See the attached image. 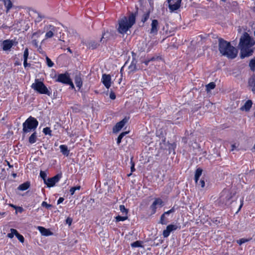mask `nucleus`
<instances>
[{"label":"nucleus","mask_w":255,"mask_h":255,"mask_svg":"<svg viewBox=\"0 0 255 255\" xmlns=\"http://www.w3.org/2000/svg\"><path fill=\"white\" fill-rule=\"evenodd\" d=\"M23 66L25 68L27 66H30V64L27 63V60H23Z\"/></svg>","instance_id":"obj_57"},{"label":"nucleus","mask_w":255,"mask_h":255,"mask_svg":"<svg viewBox=\"0 0 255 255\" xmlns=\"http://www.w3.org/2000/svg\"><path fill=\"white\" fill-rule=\"evenodd\" d=\"M252 240V238L245 239L242 238L237 241V243L239 245H241L245 243L248 242Z\"/></svg>","instance_id":"obj_36"},{"label":"nucleus","mask_w":255,"mask_h":255,"mask_svg":"<svg viewBox=\"0 0 255 255\" xmlns=\"http://www.w3.org/2000/svg\"><path fill=\"white\" fill-rule=\"evenodd\" d=\"M30 186V182L28 181L25 182L20 185L18 187V189L20 191H25L28 189Z\"/></svg>","instance_id":"obj_27"},{"label":"nucleus","mask_w":255,"mask_h":255,"mask_svg":"<svg viewBox=\"0 0 255 255\" xmlns=\"http://www.w3.org/2000/svg\"><path fill=\"white\" fill-rule=\"evenodd\" d=\"M131 246L133 248H137L142 247L141 242L139 241H135L131 244Z\"/></svg>","instance_id":"obj_46"},{"label":"nucleus","mask_w":255,"mask_h":255,"mask_svg":"<svg viewBox=\"0 0 255 255\" xmlns=\"http://www.w3.org/2000/svg\"><path fill=\"white\" fill-rule=\"evenodd\" d=\"M219 50L220 53L229 59H234L238 54L237 49L230 42L222 38L219 39Z\"/></svg>","instance_id":"obj_3"},{"label":"nucleus","mask_w":255,"mask_h":255,"mask_svg":"<svg viewBox=\"0 0 255 255\" xmlns=\"http://www.w3.org/2000/svg\"><path fill=\"white\" fill-rule=\"evenodd\" d=\"M61 152L66 156H68L69 155L70 150L68 149L66 145L62 144L59 146Z\"/></svg>","instance_id":"obj_24"},{"label":"nucleus","mask_w":255,"mask_h":255,"mask_svg":"<svg viewBox=\"0 0 255 255\" xmlns=\"http://www.w3.org/2000/svg\"><path fill=\"white\" fill-rule=\"evenodd\" d=\"M132 158H133L132 157V158L130 159V164H131V166H130V171H131V172H130L129 174H128V177H129V176H130L132 174V173L134 171H135V168H134L135 164H134V162L133 161V160H132Z\"/></svg>","instance_id":"obj_37"},{"label":"nucleus","mask_w":255,"mask_h":255,"mask_svg":"<svg viewBox=\"0 0 255 255\" xmlns=\"http://www.w3.org/2000/svg\"><path fill=\"white\" fill-rule=\"evenodd\" d=\"M128 133V132L127 131H125V132H123L122 133H121L120 134V135H119V136L121 137V138H123V137L126 135Z\"/></svg>","instance_id":"obj_60"},{"label":"nucleus","mask_w":255,"mask_h":255,"mask_svg":"<svg viewBox=\"0 0 255 255\" xmlns=\"http://www.w3.org/2000/svg\"><path fill=\"white\" fill-rule=\"evenodd\" d=\"M12 207H13L14 209H15V212L16 213H17V212H19L20 213H21L23 212L24 211V209L22 207H20V206H16L15 205H10Z\"/></svg>","instance_id":"obj_38"},{"label":"nucleus","mask_w":255,"mask_h":255,"mask_svg":"<svg viewBox=\"0 0 255 255\" xmlns=\"http://www.w3.org/2000/svg\"><path fill=\"white\" fill-rule=\"evenodd\" d=\"M175 210L176 209L175 208V207L173 206L170 210L163 213L160 216L159 223L162 225H166L168 223V219L165 217V215H169L171 213H174L175 212Z\"/></svg>","instance_id":"obj_13"},{"label":"nucleus","mask_w":255,"mask_h":255,"mask_svg":"<svg viewBox=\"0 0 255 255\" xmlns=\"http://www.w3.org/2000/svg\"><path fill=\"white\" fill-rule=\"evenodd\" d=\"M216 87V84L214 82H210L206 86V91L207 92L210 91L211 90L214 89Z\"/></svg>","instance_id":"obj_32"},{"label":"nucleus","mask_w":255,"mask_h":255,"mask_svg":"<svg viewBox=\"0 0 255 255\" xmlns=\"http://www.w3.org/2000/svg\"><path fill=\"white\" fill-rule=\"evenodd\" d=\"M70 80V74L66 72L63 74H58L56 81L62 84H67Z\"/></svg>","instance_id":"obj_11"},{"label":"nucleus","mask_w":255,"mask_h":255,"mask_svg":"<svg viewBox=\"0 0 255 255\" xmlns=\"http://www.w3.org/2000/svg\"><path fill=\"white\" fill-rule=\"evenodd\" d=\"M248 86L252 88V91L255 92V75L252 76L248 80Z\"/></svg>","instance_id":"obj_23"},{"label":"nucleus","mask_w":255,"mask_h":255,"mask_svg":"<svg viewBox=\"0 0 255 255\" xmlns=\"http://www.w3.org/2000/svg\"><path fill=\"white\" fill-rule=\"evenodd\" d=\"M168 7L171 11H174L179 8L181 0H167Z\"/></svg>","instance_id":"obj_10"},{"label":"nucleus","mask_w":255,"mask_h":255,"mask_svg":"<svg viewBox=\"0 0 255 255\" xmlns=\"http://www.w3.org/2000/svg\"><path fill=\"white\" fill-rule=\"evenodd\" d=\"M43 132L45 134V135H49L50 136H51L52 135V134H51V132H52V130H51L50 128L49 127H46V128H44L43 129Z\"/></svg>","instance_id":"obj_39"},{"label":"nucleus","mask_w":255,"mask_h":255,"mask_svg":"<svg viewBox=\"0 0 255 255\" xmlns=\"http://www.w3.org/2000/svg\"><path fill=\"white\" fill-rule=\"evenodd\" d=\"M115 218L116 222H119L120 221H126V220L128 219V217L127 215H126L125 216H121L120 215H118L116 216Z\"/></svg>","instance_id":"obj_33"},{"label":"nucleus","mask_w":255,"mask_h":255,"mask_svg":"<svg viewBox=\"0 0 255 255\" xmlns=\"http://www.w3.org/2000/svg\"><path fill=\"white\" fill-rule=\"evenodd\" d=\"M202 171H203V170L201 168H197L195 171V175L200 177L201 176V175H202Z\"/></svg>","instance_id":"obj_50"},{"label":"nucleus","mask_w":255,"mask_h":255,"mask_svg":"<svg viewBox=\"0 0 255 255\" xmlns=\"http://www.w3.org/2000/svg\"><path fill=\"white\" fill-rule=\"evenodd\" d=\"M33 12L36 14V16L35 17L34 22L35 23H38L41 21L42 19L45 18V15L36 10H33Z\"/></svg>","instance_id":"obj_21"},{"label":"nucleus","mask_w":255,"mask_h":255,"mask_svg":"<svg viewBox=\"0 0 255 255\" xmlns=\"http://www.w3.org/2000/svg\"><path fill=\"white\" fill-rule=\"evenodd\" d=\"M102 82L106 88H110L111 86V77L110 75L106 74H103Z\"/></svg>","instance_id":"obj_16"},{"label":"nucleus","mask_w":255,"mask_h":255,"mask_svg":"<svg viewBox=\"0 0 255 255\" xmlns=\"http://www.w3.org/2000/svg\"><path fill=\"white\" fill-rule=\"evenodd\" d=\"M199 177L198 176H194V180H195V182L196 183V184H198V182L199 181Z\"/></svg>","instance_id":"obj_62"},{"label":"nucleus","mask_w":255,"mask_h":255,"mask_svg":"<svg viewBox=\"0 0 255 255\" xmlns=\"http://www.w3.org/2000/svg\"><path fill=\"white\" fill-rule=\"evenodd\" d=\"M29 55L28 49L26 48L23 53V60H27Z\"/></svg>","instance_id":"obj_48"},{"label":"nucleus","mask_w":255,"mask_h":255,"mask_svg":"<svg viewBox=\"0 0 255 255\" xmlns=\"http://www.w3.org/2000/svg\"><path fill=\"white\" fill-rule=\"evenodd\" d=\"M72 222V219H71L70 218H68L66 219V223L68 224L69 226L71 225Z\"/></svg>","instance_id":"obj_58"},{"label":"nucleus","mask_w":255,"mask_h":255,"mask_svg":"<svg viewBox=\"0 0 255 255\" xmlns=\"http://www.w3.org/2000/svg\"><path fill=\"white\" fill-rule=\"evenodd\" d=\"M131 54L132 56V59L130 63V64L129 65L128 67V73H132L134 72L136 70V61L135 60V53L134 52H131Z\"/></svg>","instance_id":"obj_15"},{"label":"nucleus","mask_w":255,"mask_h":255,"mask_svg":"<svg viewBox=\"0 0 255 255\" xmlns=\"http://www.w3.org/2000/svg\"><path fill=\"white\" fill-rule=\"evenodd\" d=\"M110 98L112 99V100H115L116 98V94L115 93L113 92V91H111L110 93Z\"/></svg>","instance_id":"obj_54"},{"label":"nucleus","mask_w":255,"mask_h":255,"mask_svg":"<svg viewBox=\"0 0 255 255\" xmlns=\"http://www.w3.org/2000/svg\"><path fill=\"white\" fill-rule=\"evenodd\" d=\"M255 44L254 38L248 32H244L240 38L239 44L241 58L249 57L253 54L254 50L252 47Z\"/></svg>","instance_id":"obj_1"},{"label":"nucleus","mask_w":255,"mask_h":255,"mask_svg":"<svg viewBox=\"0 0 255 255\" xmlns=\"http://www.w3.org/2000/svg\"><path fill=\"white\" fill-rule=\"evenodd\" d=\"M122 139V138H121V137L118 136L117 139V142L118 144H119L121 142Z\"/></svg>","instance_id":"obj_63"},{"label":"nucleus","mask_w":255,"mask_h":255,"mask_svg":"<svg viewBox=\"0 0 255 255\" xmlns=\"http://www.w3.org/2000/svg\"><path fill=\"white\" fill-rule=\"evenodd\" d=\"M39 232L44 236H48L52 235V233L48 229L41 226L38 227Z\"/></svg>","instance_id":"obj_25"},{"label":"nucleus","mask_w":255,"mask_h":255,"mask_svg":"<svg viewBox=\"0 0 255 255\" xmlns=\"http://www.w3.org/2000/svg\"><path fill=\"white\" fill-rule=\"evenodd\" d=\"M177 229H180V226L177 225L170 224L166 227V229L163 231L162 235L164 238H167L172 231H175Z\"/></svg>","instance_id":"obj_12"},{"label":"nucleus","mask_w":255,"mask_h":255,"mask_svg":"<svg viewBox=\"0 0 255 255\" xmlns=\"http://www.w3.org/2000/svg\"><path fill=\"white\" fill-rule=\"evenodd\" d=\"M150 209L151 210V214L153 215L156 212L157 206H156L153 202L150 206Z\"/></svg>","instance_id":"obj_42"},{"label":"nucleus","mask_w":255,"mask_h":255,"mask_svg":"<svg viewBox=\"0 0 255 255\" xmlns=\"http://www.w3.org/2000/svg\"><path fill=\"white\" fill-rule=\"evenodd\" d=\"M41 206L46 207L47 209H49L52 207V205L47 204V202L45 201L42 202Z\"/></svg>","instance_id":"obj_51"},{"label":"nucleus","mask_w":255,"mask_h":255,"mask_svg":"<svg viewBox=\"0 0 255 255\" xmlns=\"http://www.w3.org/2000/svg\"><path fill=\"white\" fill-rule=\"evenodd\" d=\"M15 231H17L16 229H10V233L7 234V237L10 239H12L13 238L14 235H16V233H15Z\"/></svg>","instance_id":"obj_43"},{"label":"nucleus","mask_w":255,"mask_h":255,"mask_svg":"<svg viewBox=\"0 0 255 255\" xmlns=\"http://www.w3.org/2000/svg\"><path fill=\"white\" fill-rule=\"evenodd\" d=\"M44 31L40 29L37 30L36 31L33 32L31 35L32 44L35 47H37L38 46V39L43 34Z\"/></svg>","instance_id":"obj_8"},{"label":"nucleus","mask_w":255,"mask_h":255,"mask_svg":"<svg viewBox=\"0 0 255 255\" xmlns=\"http://www.w3.org/2000/svg\"><path fill=\"white\" fill-rule=\"evenodd\" d=\"M74 81L77 87L78 88V91H80L83 86V79L80 73L75 76Z\"/></svg>","instance_id":"obj_18"},{"label":"nucleus","mask_w":255,"mask_h":255,"mask_svg":"<svg viewBox=\"0 0 255 255\" xmlns=\"http://www.w3.org/2000/svg\"><path fill=\"white\" fill-rule=\"evenodd\" d=\"M14 66H18L21 65V62L19 60H16L14 63Z\"/></svg>","instance_id":"obj_61"},{"label":"nucleus","mask_w":255,"mask_h":255,"mask_svg":"<svg viewBox=\"0 0 255 255\" xmlns=\"http://www.w3.org/2000/svg\"><path fill=\"white\" fill-rule=\"evenodd\" d=\"M40 176L43 180L44 183H46V181L47 180V179L46 178H47L46 173L44 171H40Z\"/></svg>","instance_id":"obj_44"},{"label":"nucleus","mask_w":255,"mask_h":255,"mask_svg":"<svg viewBox=\"0 0 255 255\" xmlns=\"http://www.w3.org/2000/svg\"><path fill=\"white\" fill-rule=\"evenodd\" d=\"M31 87L32 89L40 94H45L48 96L52 95V91L49 90L44 83L39 79H36Z\"/></svg>","instance_id":"obj_5"},{"label":"nucleus","mask_w":255,"mask_h":255,"mask_svg":"<svg viewBox=\"0 0 255 255\" xmlns=\"http://www.w3.org/2000/svg\"><path fill=\"white\" fill-rule=\"evenodd\" d=\"M120 210L122 213L123 214H125L126 215H127L128 213V209L125 208V206L123 205H121L120 206Z\"/></svg>","instance_id":"obj_45"},{"label":"nucleus","mask_w":255,"mask_h":255,"mask_svg":"<svg viewBox=\"0 0 255 255\" xmlns=\"http://www.w3.org/2000/svg\"><path fill=\"white\" fill-rule=\"evenodd\" d=\"M2 1L5 7V12L8 13L10 9L13 6V3L10 0H0Z\"/></svg>","instance_id":"obj_20"},{"label":"nucleus","mask_w":255,"mask_h":255,"mask_svg":"<svg viewBox=\"0 0 255 255\" xmlns=\"http://www.w3.org/2000/svg\"><path fill=\"white\" fill-rule=\"evenodd\" d=\"M137 12L130 13L128 16H124L118 20L117 27L118 32L122 34L127 33L128 31L135 23Z\"/></svg>","instance_id":"obj_2"},{"label":"nucleus","mask_w":255,"mask_h":255,"mask_svg":"<svg viewBox=\"0 0 255 255\" xmlns=\"http://www.w3.org/2000/svg\"><path fill=\"white\" fill-rule=\"evenodd\" d=\"M149 59L151 61H154L156 60L159 61L161 60L162 59V57L161 56H153L151 58H149Z\"/></svg>","instance_id":"obj_49"},{"label":"nucleus","mask_w":255,"mask_h":255,"mask_svg":"<svg viewBox=\"0 0 255 255\" xmlns=\"http://www.w3.org/2000/svg\"><path fill=\"white\" fill-rule=\"evenodd\" d=\"M153 202L156 206L158 205L160 207H162L164 205V203L163 201L160 198H155Z\"/></svg>","instance_id":"obj_31"},{"label":"nucleus","mask_w":255,"mask_h":255,"mask_svg":"<svg viewBox=\"0 0 255 255\" xmlns=\"http://www.w3.org/2000/svg\"><path fill=\"white\" fill-rule=\"evenodd\" d=\"M83 44L85 45L87 48L92 50L96 49L100 46L99 42L95 40H91L87 42H83Z\"/></svg>","instance_id":"obj_17"},{"label":"nucleus","mask_w":255,"mask_h":255,"mask_svg":"<svg viewBox=\"0 0 255 255\" xmlns=\"http://www.w3.org/2000/svg\"><path fill=\"white\" fill-rule=\"evenodd\" d=\"M211 221L213 224L218 225L222 223V218L219 217L213 218L211 219Z\"/></svg>","instance_id":"obj_30"},{"label":"nucleus","mask_w":255,"mask_h":255,"mask_svg":"<svg viewBox=\"0 0 255 255\" xmlns=\"http://www.w3.org/2000/svg\"><path fill=\"white\" fill-rule=\"evenodd\" d=\"M6 162L7 165L8 166V167H9V168H12V167H13V165H11V164H10V163H9L8 161H6Z\"/></svg>","instance_id":"obj_64"},{"label":"nucleus","mask_w":255,"mask_h":255,"mask_svg":"<svg viewBox=\"0 0 255 255\" xmlns=\"http://www.w3.org/2000/svg\"><path fill=\"white\" fill-rule=\"evenodd\" d=\"M17 43V42L15 43L13 39H6L2 41L0 44V47L4 51H10L12 46Z\"/></svg>","instance_id":"obj_6"},{"label":"nucleus","mask_w":255,"mask_h":255,"mask_svg":"<svg viewBox=\"0 0 255 255\" xmlns=\"http://www.w3.org/2000/svg\"><path fill=\"white\" fill-rule=\"evenodd\" d=\"M38 125V121L31 116L27 118L22 124V134L25 135L31 131H35Z\"/></svg>","instance_id":"obj_4"},{"label":"nucleus","mask_w":255,"mask_h":255,"mask_svg":"<svg viewBox=\"0 0 255 255\" xmlns=\"http://www.w3.org/2000/svg\"><path fill=\"white\" fill-rule=\"evenodd\" d=\"M64 200V198L60 197L57 200V204H60L62 203Z\"/></svg>","instance_id":"obj_59"},{"label":"nucleus","mask_w":255,"mask_h":255,"mask_svg":"<svg viewBox=\"0 0 255 255\" xmlns=\"http://www.w3.org/2000/svg\"><path fill=\"white\" fill-rule=\"evenodd\" d=\"M15 233H16L15 237L17 238L19 241L21 243H23L24 242V238L23 236L20 234L17 231H15Z\"/></svg>","instance_id":"obj_35"},{"label":"nucleus","mask_w":255,"mask_h":255,"mask_svg":"<svg viewBox=\"0 0 255 255\" xmlns=\"http://www.w3.org/2000/svg\"><path fill=\"white\" fill-rule=\"evenodd\" d=\"M37 140V133L35 131L29 137L28 141L30 144H33Z\"/></svg>","instance_id":"obj_28"},{"label":"nucleus","mask_w":255,"mask_h":255,"mask_svg":"<svg viewBox=\"0 0 255 255\" xmlns=\"http://www.w3.org/2000/svg\"><path fill=\"white\" fill-rule=\"evenodd\" d=\"M159 22L157 19H153L151 23V28L149 33L151 34L156 35L159 30Z\"/></svg>","instance_id":"obj_14"},{"label":"nucleus","mask_w":255,"mask_h":255,"mask_svg":"<svg viewBox=\"0 0 255 255\" xmlns=\"http://www.w3.org/2000/svg\"><path fill=\"white\" fill-rule=\"evenodd\" d=\"M62 177V173H58L54 176L48 178L45 184L49 188L53 187L55 184L59 181Z\"/></svg>","instance_id":"obj_7"},{"label":"nucleus","mask_w":255,"mask_h":255,"mask_svg":"<svg viewBox=\"0 0 255 255\" xmlns=\"http://www.w3.org/2000/svg\"><path fill=\"white\" fill-rule=\"evenodd\" d=\"M150 62H151V61L150 60V59L149 58H147L146 60H145L143 62V63H144L146 66H147L149 64V63Z\"/></svg>","instance_id":"obj_56"},{"label":"nucleus","mask_w":255,"mask_h":255,"mask_svg":"<svg viewBox=\"0 0 255 255\" xmlns=\"http://www.w3.org/2000/svg\"><path fill=\"white\" fill-rule=\"evenodd\" d=\"M128 122V119L126 118L123 119L120 122L117 123L114 128V130L116 131H120Z\"/></svg>","instance_id":"obj_19"},{"label":"nucleus","mask_w":255,"mask_h":255,"mask_svg":"<svg viewBox=\"0 0 255 255\" xmlns=\"http://www.w3.org/2000/svg\"><path fill=\"white\" fill-rule=\"evenodd\" d=\"M150 11L148 10L147 11L143 13L141 18V21L142 22L144 23L148 19L150 16Z\"/></svg>","instance_id":"obj_29"},{"label":"nucleus","mask_w":255,"mask_h":255,"mask_svg":"<svg viewBox=\"0 0 255 255\" xmlns=\"http://www.w3.org/2000/svg\"><path fill=\"white\" fill-rule=\"evenodd\" d=\"M240 203H241V204H240V205L238 209V211H239L241 209L242 207H243V206L244 205V198L243 197L242 199H241Z\"/></svg>","instance_id":"obj_55"},{"label":"nucleus","mask_w":255,"mask_h":255,"mask_svg":"<svg viewBox=\"0 0 255 255\" xmlns=\"http://www.w3.org/2000/svg\"><path fill=\"white\" fill-rule=\"evenodd\" d=\"M56 27L51 24H48L44 26V29L46 30L45 35V39H48L52 38L56 31Z\"/></svg>","instance_id":"obj_9"},{"label":"nucleus","mask_w":255,"mask_h":255,"mask_svg":"<svg viewBox=\"0 0 255 255\" xmlns=\"http://www.w3.org/2000/svg\"><path fill=\"white\" fill-rule=\"evenodd\" d=\"M46 63L49 67H52L54 65V63L51 60V59L48 57H46Z\"/></svg>","instance_id":"obj_47"},{"label":"nucleus","mask_w":255,"mask_h":255,"mask_svg":"<svg viewBox=\"0 0 255 255\" xmlns=\"http://www.w3.org/2000/svg\"><path fill=\"white\" fill-rule=\"evenodd\" d=\"M110 34L108 30L104 31L102 32V36L100 39V42L103 41V42H104L105 40L107 42L110 39Z\"/></svg>","instance_id":"obj_26"},{"label":"nucleus","mask_w":255,"mask_h":255,"mask_svg":"<svg viewBox=\"0 0 255 255\" xmlns=\"http://www.w3.org/2000/svg\"><path fill=\"white\" fill-rule=\"evenodd\" d=\"M71 109H72V112L75 113H80L81 112L80 106L78 105L71 107Z\"/></svg>","instance_id":"obj_40"},{"label":"nucleus","mask_w":255,"mask_h":255,"mask_svg":"<svg viewBox=\"0 0 255 255\" xmlns=\"http://www.w3.org/2000/svg\"><path fill=\"white\" fill-rule=\"evenodd\" d=\"M80 188H81L80 186H74V187H71L69 190L70 194L71 195H73L75 193V192L76 190H80Z\"/></svg>","instance_id":"obj_41"},{"label":"nucleus","mask_w":255,"mask_h":255,"mask_svg":"<svg viewBox=\"0 0 255 255\" xmlns=\"http://www.w3.org/2000/svg\"><path fill=\"white\" fill-rule=\"evenodd\" d=\"M199 185H200V186L202 188H203L205 187V181L204 179H201L200 180L199 183Z\"/></svg>","instance_id":"obj_53"},{"label":"nucleus","mask_w":255,"mask_h":255,"mask_svg":"<svg viewBox=\"0 0 255 255\" xmlns=\"http://www.w3.org/2000/svg\"><path fill=\"white\" fill-rule=\"evenodd\" d=\"M253 105V102L252 100H248L246 102L245 104L242 106L240 108L241 111H249L252 108Z\"/></svg>","instance_id":"obj_22"},{"label":"nucleus","mask_w":255,"mask_h":255,"mask_svg":"<svg viewBox=\"0 0 255 255\" xmlns=\"http://www.w3.org/2000/svg\"><path fill=\"white\" fill-rule=\"evenodd\" d=\"M66 85H69L70 86V88H71V89H75L74 85V84H73V82H72L71 79L68 82V83Z\"/></svg>","instance_id":"obj_52"},{"label":"nucleus","mask_w":255,"mask_h":255,"mask_svg":"<svg viewBox=\"0 0 255 255\" xmlns=\"http://www.w3.org/2000/svg\"><path fill=\"white\" fill-rule=\"evenodd\" d=\"M249 67L251 71L253 72L255 71V58L252 59L250 60L249 63Z\"/></svg>","instance_id":"obj_34"}]
</instances>
